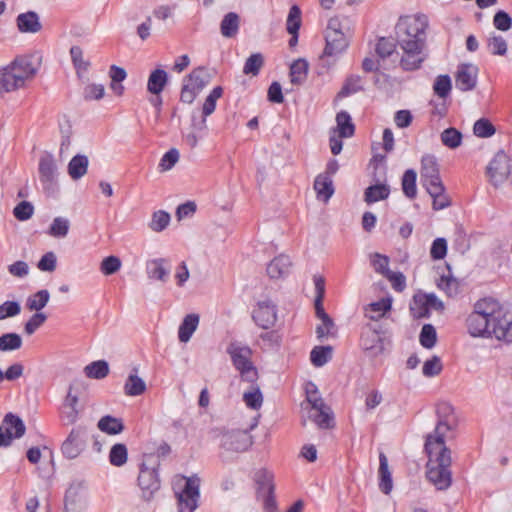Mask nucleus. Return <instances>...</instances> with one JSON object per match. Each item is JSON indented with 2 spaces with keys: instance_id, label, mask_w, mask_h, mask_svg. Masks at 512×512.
Masks as SVG:
<instances>
[{
  "instance_id": "nucleus-32",
  "label": "nucleus",
  "mask_w": 512,
  "mask_h": 512,
  "mask_svg": "<svg viewBox=\"0 0 512 512\" xmlns=\"http://www.w3.org/2000/svg\"><path fill=\"white\" fill-rule=\"evenodd\" d=\"M89 160L85 155H75L68 163V174L73 180L82 178L88 169Z\"/></svg>"
},
{
  "instance_id": "nucleus-7",
  "label": "nucleus",
  "mask_w": 512,
  "mask_h": 512,
  "mask_svg": "<svg viewBox=\"0 0 512 512\" xmlns=\"http://www.w3.org/2000/svg\"><path fill=\"white\" fill-rule=\"evenodd\" d=\"M227 353L230 355L235 369L239 371L242 381L250 384L257 382L259 375L251 361L252 350L250 347L232 342L227 347Z\"/></svg>"
},
{
  "instance_id": "nucleus-45",
  "label": "nucleus",
  "mask_w": 512,
  "mask_h": 512,
  "mask_svg": "<svg viewBox=\"0 0 512 512\" xmlns=\"http://www.w3.org/2000/svg\"><path fill=\"white\" fill-rule=\"evenodd\" d=\"M332 347L330 346H316L310 353V360L316 367L325 365L331 358Z\"/></svg>"
},
{
  "instance_id": "nucleus-44",
  "label": "nucleus",
  "mask_w": 512,
  "mask_h": 512,
  "mask_svg": "<svg viewBox=\"0 0 512 512\" xmlns=\"http://www.w3.org/2000/svg\"><path fill=\"white\" fill-rule=\"evenodd\" d=\"M70 229V221L64 217H56L53 219L48 234L54 238H65Z\"/></svg>"
},
{
  "instance_id": "nucleus-40",
  "label": "nucleus",
  "mask_w": 512,
  "mask_h": 512,
  "mask_svg": "<svg viewBox=\"0 0 512 512\" xmlns=\"http://www.w3.org/2000/svg\"><path fill=\"white\" fill-rule=\"evenodd\" d=\"M243 401L248 408L253 410H259L262 407L263 394L256 382L252 384L249 391L244 392Z\"/></svg>"
},
{
  "instance_id": "nucleus-64",
  "label": "nucleus",
  "mask_w": 512,
  "mask_h": 512,
  "mask_svg": "<svg viewBox=\"0 0 512 512\" xmlns=\"http://www.w3.org/2000/svg\"><path fill=\"white\" fill-rule=\"evenodd\" d=\"M376 53L380 58H387L395 51V44L389 38L382 37L376 44Z\"/></svg>"
},
{
  "instance_id": "nucleus-59",
  "label": "nucleus",
  "mask_w": 512,
  "mask_h": 512,
  "mask_svg": "<svg viewBox=\"0 0 512 512\" xmlns=\"http://www.w3.org/2000/svg\"><path fill=\"white\" fill-rule=\"evenodd\" d=\"M179 160V151L175 148L167 151L159 162V168L161 171H168L172 169Z\"/></svg>"
},
{
  "instance_id": "nucleus-2",
  "label": "nucleus",
  "mask_w": 512,
  "mask_h": 512,
  "mask_svg": "<svg viewBox=\"0 0 512 512\" xmlns=\"http://www.w3.org/2000/svg\"><path fill=\"white\" fill-rule=\"evenodd\" d=\"M466 327L472 337H495L499 341L511 343L512 309L490 297L480 299L466 318Z\"/></svg>"
},
{
  "instance_id": "nucleus-55",
  "label": "nucleus",
  "mask_w": 512,
  "mask_h": 512,
  "mask_svg": "<svg viewBox=\"0 0 512 512\" xmlns=\"http://www.w3.org/2000/svg\"><path fill=\"white\" fill-rule=\"evenodd\" d=\"M301 26V10L297 5H293L287 17L286 29L288 33H298Z\"/></svg>"
},
{
  "instance_id": "nucleus-43",
  "label": "nucleus",
  "mask_w": 512,
  "mask_h": 512,
  "mask_svg": "<svg viewBox=\"0 0 512 512\" xmlns=\"http://www.w3.org/2000/svg\"><path fill=\"white\" fill-rule=\"evenodd\" d=\"M85 374L91 379H103L109 373V365L104 360H98L85 367Z\"/></svg>"
},
{
  "instance_id": "nucleus-38",
  "label": "nucleus",
  "mask_w": 512,
  "mask_h": 512,
  "mask_svg": "<svg viewBox=\"0 0 512 512\" xmlns=\"http://www.w3.org/2000/svg\"><path fill=\"white\" fill-rule=\"evenodd\" d=\"M308 63L305 59H298L290 66V80L292 84L300 85L307 77Z\"/></svg>"
},
{
  "instance_id": "nucleus-30",
  "label": "nucleus",
  "mask_w": 512,
  "mask_h": 512,
  "mask_svg": "<svg viewBox=\"0 0 512 512\" xmlns=\"http://www.w3.org/2000/svg\"><path fill=\"white\" fill-rule=\"evenodd\" d=\"M192 89L200 92L210 81V75L206 68L198 67L193 69L184 79Z\"/></svg>"
},
{
  "instance_id": "nucleus-35",
  "label": "nucleus",
  "mask_w": 512,
  "mask_h": 512,
  "mask_svg": "<svg viewBox=\"0 0 512 512\" xmlns=\"http://www.w3.org/2000/svg\"><path fill=\"white\" fill-rule=\"evenodd\" d=\"M254 479L260 494L274 493L273 475L271 472L266 469H260L255 473Z\"/></svg>"
},
{
  "instance_id": "nucleus-12",
  "label": "nucleus",
  "mask_w": 512,
  "mask_h": 512,
  "mask_svg": "<svg viewBox=\"0 0 512 512\" xmlns=\"http://www.w3.org/2000/svg\"><path fill=\"white\" fill-rule=\"evenodd\" d=\"M252 318L259 327L272 328L277 321L276 305L269 299L259 301L253 310Z\"/></svg>"
},
{
  "instance_id": "nucleus-46",
  "label": "nucleus",
  "mask_w": 512,
  "mask_h": 512,
  "mask_svg": "<svg viewBox=\"0 0 512 512\" xmlns=\"http://www.w3.org/2000/svg\"><path fill=\"white\" fill-rule=\"evenodd\" d=\"M22 338L17 333H5L0 336V352H8L20 349Z\"/></svg>"
},
{
  "instance_id": "nucleus-57",
  "label": "nucleus",
  "mask_w": 512,
  "mask_h": 512,
  "mask_svg": "<svg viewBox=\"0 0 512 512\" xmlns=\"http://www.w3.org/2000/svg\"><path fill=\"white\" fill-rule=\"evenodd\" d=\"M473 132L478 137L487 138L495 133V128L489 120L481 118L475 122Z\"/></svg>"
},
{
  "instance_id": "nucleus-25",
  "label": "nucleus",
  "mask_w": 512,
  "mask_h": 512,
  "mask_svg": "<svg viewBox=\"0 0 512 512\" xmlns=\"http://www.w3.org/2000/svg\"><path fill=\"white\" fill-rule=\"evenodd\" d=\"M392 301L390 298H382L379 301L370 303L365 307V316L372 321H378L391 310Z\"/></svg>"
},
{
  "instance_id": "nucleus-60",
  "label": "nucleus",
  "mask_w": 512,
  "mask_h": 512,
  "mask_svg": "<svg viewBox=\"0 0 512 512\" xmlns=\"http://www.w3.org/2000/svg\"><path fill=\"white\" fill-rule=\"evenodd\" d=\"M321 325L317 326L316 328V334L318 339H323L328 336H335L336 329L335 324L333 320L330 318V316H327L325 318L320 319Z\"/></svg>"
},
{
  "instance_id": "nucleus-19",
  "label": "nucleus",
  "mask_w": 512,
  "mask_h": 512,
  "mask_svg": "<svg viewBox=\"0 0 512 512\" xmlns=\"http://www.w3.org/2000/svg\"><path fill=\"white\" fill-rule=\"evenodd\" d=\"M292 263L287 255L275 257L267 266V274L271 279H280L290 273Z\"/></svg>"
},
{
  "instance_id": "nucleus-13",
  "label": "nucleus",
  "mask_w": 512,
  "mask_h": 512,
  "mask_svg": "<svg viewBox=\"0 0 512 512\" xmlns=\"http://www.w3.org/2000/svg\"><path fill=\"white\" fill-rule=\"evenodd\" d=\"M39 179L45 191L54 188L57 179V165L52 154L45 153L41 155L38 166Z\"/></svg>"
},
{
  "instance_id": "nucleus-31",
  "label": "nucleus",
  "mask_w": 512,
  "mask_h": 512,
  "mask_svg": "<svg viewBox=\"0 0 512 512\" xmlns=\"http://www.w3.org/2000/svg\"><path fill=\"white\" fill-rule=\"evenodd\" d=\"M240 27V17L235 12L227 13L221 23L220 32L223 37L233 38L237 35Z\"/></svg>"
},
{
  "instance_id": "nucleus-42",
  "label": "nucleus",
  "mask_w": 512,
  "mask_h": 512,
  "mask_svg": "<svg viewBox=\"0 0 512 512\" xmlns=\"http://www.w3.org/2000/svg\"><path fill=\"white\" fill-rule=\"evenodd\" d=\"M416 178L417 174L413 169H408L403 174L402 190L409 199H414L417 195Z\"/></svg>"
},
{
  "instance_id": "nucleus-50",
  "label": "nucleus",
  "mask_w": 512,
  "mask_h": 512,
  "mask_svg": "<svg viewBox=\"0 0 512 512\" xmlns=\"http://www.w3.org/2000/svg\"><path fill=\"white\" fill-rule=\"evenodd\" d=\"M411 315L416 319L426 318L429 316L430 311L424 301L422 294L415 295L413 301L410 304Z\"/></svg>"
},
{
  "instance_id": "nucleus-62",
  "label": "nucleus",
  "mask_w": 512,
  "mask_h": 512,
  "mask_svg": "<svg viewBox=\"0 0 512 512\" xmlns=\"http://www.w3.org/2000/svg\"><path fill=\"white\" fill-rule=\"evenodd\" d=\"M47 319L44 313L36 312L24 325V331L27 335H32L39 327H41Z\"/></svg>"
},
{
  "instance_id": "nucleus-29",
  "label": "nucleus",
  "mask_w": 512,
  "mask_h": 512,
  "mask_svg": "<svg viewBox=\"0 0 512 512\" xmlns=\"http://www.w3.org/2000/svg\"><path fill=\"white\" fill-rule=\"evenodd\" d=\"M199 324V315L188 314L184 317L182 323L179 326L178 338L180 342L186 343L190 340L193 333L196 331Z\"/></svg>"
},
{
  "instance_id": "nucleus-61",
  "label": "nucleus",
  "mask_w": 512,
  "mask_h": 512,
  "mask_svg": "<svg viewBox=\"0 0 512 512\" xmlns=\"http://www.w3.org/2000/svg\"><path fill=\"white\" fill-rule=\"evenodd\" d=\"M34 213L33 205L28 201L20 202L13 210V214L19 221H26L32 217Z\"/></svg>"
},
{
  "instance_id": "nucleus-1",
  "label": "nucleus",
  "mask_w": 512,
  "mask_h": 512,
  "mask_svg": "<svg viewBox=\"0 0 512 512\" xmlns=\"http://www.w3.org/2000/svg\"><path fill=\"white\" fill-rule=\"evenodd\" d=\"M436 413L437 425L433 433L426 436L424 445L428 456L426 476L438 490H446L452 484V458L445 439L447 433L456 426V418L454 408L447 402L438 403Z\"/></svg>"
},
{
  "instance_id": "nucleus-49",
  "label": "nucleus",
  "mask_w": 512,
  "mask_h": 512,
  "mask_svg": "<svg viewBox=\"0 0 512 512\" xmlns=\"http://www.w3.org/2000/svg\"><path fill=\"white\" fill-rule=\"evenodd\" d=\"M127 447L122 443L112 446L109 453V461L113 466L120 467L127 462Z\"/></svg>"
},
{
  "instance_id": "nucleus-26",
  "label": "nucleus",
  "mask_w": 512,
  "mask_h": 512,
  "mask_svg": "<svg viewBox=\"0 0 512 512\" xmlns=\"http://www.w3.org/2000/svg\"><path fill=\"white\" fill-rule=\"evenodd\" d=\"M317 198L327 202L334 193L333 181L330 176L319 174L314 181Z\"/></svg>"
},
{
  "instance_id": "nucleus-28",
  "label": "nucleus",
  "mask_w": 512,
  "mask_h": 512,
  "mask_svg": "<svg viewBox=\"0 0 512 512\" xmlns=\"http://www.w3.org/2000/svg\"><path fill=\"white\" fill-rule=\"evenodd\" d=\"M3 424L5 426V432H10L9 434L12 437V440L19 439L25 434L26 427L24 422L19 416L13 413H8L5 415Z\"/></svg>"
},
{
  "instance_id": "nucleus-24",
  "label": "nucleus",
  "mask_w": 512,
  "mask_h": 512,
  "mask_svg": "<svg viewBox=\"0 0 512 512\" xmlns=\"http://www.w3.org/2000/svg\"><path fill=\"white\" fill-rule=\"evenodd\" d=\"M83 507L80 485H71L65 494V512H81Z\"/></svg>"
},
{
  "instance_id": "nucleus-53",
  "label": "nucleus",
  "mask_w": 512,
  "mask_h": 512,
  "mask_svg": "<svg viewBox=\"0 0 512 512\" xmlns=\"http://www.w3.org/2000/svg\"><path fill=\"white\" fill-rule=\"evenodd\" d=\"M170 223V215L169 213L159 210L153 213L152 219L149 223V227L152 231L161 232L163 231Z\"/></svg>"
},
{
  "instance_id": "nucleus-58",
  "label": "nucleus",
  "mask_w": 512,
  "mask_h": 512,
  "mask_svg": "<svg viewBox=\"0 0 512 512\" xmlns=\"http://www.w3.org/2000/svg\"><path fill=\"white\" fill-rule=\"evenodd\" d=\"M70 56L72 63L77 70V72L80 71H87L90 63L88 61H85L83 58V50L79 46H72L70 48Z\"/></svg>"
},
{
  "instance_id": "nucleus-3",
  "label": "nucleus",
  "mask_w": 512,
  "mask_h": 512,
  "mask_svg": "<svg viewBox=\"0 0 512 512\" xmlns=\"http://www.w3.org/2000/svg\"><path fill=\"white\" fill-rule=\"evenodd\" d=\"M428 19L423 14L407 15L399 18L396 26V39L403 51L400 65L404 70L418 69L425 60L426 29Z\"/></svg>"
},
{
  "instance_id": "nucleus-14",
  "label": "nucleus",
  "mask_w": 512,
  "mask_h": 512,
  "mask_svg": "<svg viewBox=\"0 0 512 512\" xmlns=\"http://www.w3.org/2000/svg\"><path fill=\"white\" fill-rule=\"evenodd\" d=\"M510 168L511 164L508 155L503 151H499L487 167V174L491 182L496 186L508 177Z\"/></svg>"
},
{
  "instance_id": "nucleus-15",
  "label": "nucleus",
  "mask_w": 512,
  "mask_h": 512,
  "mask_svg": "<svg viewBox=\"0 0 512 512\" xmlns=\"http://www.w3.org/2000/svg\"><path fill=\"white\" fill-rule=\"evenodd\" d=\"M478 78V67L470 63L458 65L455 73V85L459 90L466 92L476 87Z\"/></svg>"
},
{
  "instance_id": "nucleus-56",
  "label": "nucleus",
  "mask_w": 512,
  "mask_h": 512,
  "mask_svg": "<svg viewBox=\"0 0 512 512\" xmlns=\"http://www.w3.org/2000/svg\"><path fill=\"white\" fill-rule=\"evenodd\" d=\"M120 268V258L113 255L105 257L100 264V271L106 276L115 274L120 270Z\"/></svg>"
},
{
  "instance_id": "nucleus-41",
  "label": "nucleus",
  "mask_w": 512,
  "mask_h": 512,
  "mask_svg": "<svg viewBox=\"0 0 512 512\" xmlns=\"http://www.w3.org/2000/svg\"><path fill=\"white\" fill-rule=\"evenodd\" d=\"M146 391V383L136 374H130L124 385V392L128 396H139Z\"/></svg>"
},
{
  "instance_id": "nucleus-21",
  "label": "nucleus",
  "mask_w": 512,
  "mask_h": 512,
  "mask_svg": "<svg viewBox=\"0 0 512 512\" xmlns=\"http://www.w3.org/2000/svg\"><path fill=\"white\" fill-rule=\"evenodd\" d=\"M16 22L19 31L22 33H37L42 28L37 13L33 11L19 14Z\"/></svg>"
},
{
  "instance_id": "nucleus-39",
  "label": "nucleus",
  "mask_w": 512,
  "mask_h": 512,
  "mask_svg": "<svg viewBox=\"0 0 512 512\" xmlns=\"http://www.w3.org/2000/svg\"><path fill=\"white\" fill-rule=\"evenodd\" d=\"M50 299V293L46 289H42L37 291L36 293L32 294L28 297L26 301V307L30 311H36L37 313L42 310Z\"/></svg>"
},
{
  "instance_id": "nucleus-47",
  "label": "nucleus",
  "mask_w": 512,
  "mask_h": 512,
  "mask_svg": "<svg viewBox=\"0 0 512 512\" xmlns=\"http://www.w3.org/2000/svg\"><path fill=\"white\" fill-rule=\"evenodd\" d=\"M441 142L444 146L455 149L462 143V134L456 128L450 127L445 129L441 135Z\"/></svg>"
},
{
  "instance_id": "nucleus-20",
  "label": "nucleus",
  "mask_w": 512,
  "mask_h": 512,
  "mask_svg": "<svg viewBox=\"0 0 512 512\" xmlns=\"http://www.w3.org/2000/svg\"><path fill=\"white\" fill-rule=\"evenodd\" d=\"M24 86L21 76L16 74L14 70H10V65L3 68L0 77L1 92H12Z\"/></svg>"
},
{
  "instance_id": "nucleus-27",
  "label": "nucleus",
  "mask_w": 512,
  "mask_h": 512,
  "mask_svg": "<svg viewBox=\"0 0 512 512\" xmlns=\"http://www.w3.org/2000/svg\"><path fill=\"white\" fill-rule=\"evenodd\" d=\"M168 83V74L163 69L153 70L148 78L147 90L154 95H160Z\"/></svg>"
},
{
  "instance_id": "nucleus-34",
  "label": "nucleus",
  "mask_w": 512,
  "mask_h": 512,
  "mask_svg": "<svg viewBox=\"0 0 512 512\" xmlns=\"http://www.w3.org/2000/svg\"><path fill=\"white\" fill-rule=\"evenodd\" d=\"M336 123V131L338 132L339 137L348 138L354 135L355 126L348 112L340 111L337 113Z\"/></svg>"
},
{
  "instance_id": "nucleus-52",
  "label": "nucleus",
  "mask_w": 512,
  "mask_h": 512,
  "mask_svg": "<svg viewBox=\"0 0 512 512\" xmlns=\"http://www.w3.org/2000/svg\"><path fill=\"white\" fill-rule=\"evenodd\" d=\"M451 88V79L448 75H439L433 85L434 93L442 99L449 96Z\"/></svg>"
},
{
  "instance_id": "nucleus-51",
  "label": "nucleus",
  "mask_w": 512,
  "mask_h": 512,
  "mask_svg": "<svg viewBox=\"0 0 512 512\" xmlns=\"http://www.w3.org/2000/svg\"><path fill=\"white\" fill-rule=\"evenodd\" d=\"M419 340L421 345L426 349H431L435 346L437 341V333L433 325L425 324L423 325Z\"/></svg>"
},
{
  "instance_id": "nucleus-18",
  "label": "nucleus",
  "mask_w": 512,
  "mask_h": 512,
  "mask_svg": "<svg viewBox=\"0 0 512 512\" xmlns=\"http://www.w3.org/2000/svg\"><path fill=\"white\" fill-rule=\"evenodd\" d=\"M360 345L364 350H383L382 339L372 324H366L362 328Z\"/></svg>"
},
{
  "instance_id": "nucleus-23",
  "label": "nucleus",
  "mask_w": 512,
  "mask_h": 512,
  "mask_svg": "<svg viewBox=\"0 0 512 512\" xmlns=\"http://www.w3.org/2000/svg\"><path fill=\"white\" fill-rule=\"evenodd\" d=\"M379 489L388 495L393 488L392 475L388 467V459L383 452L379 454Z\"/></svg>"
},
{
  "instance_id": "nucleus-10",
  "label": "nucleus",
  "mask_w": 512,
  "mask_h": 512,
  "mask_svg": "<svg viewBox=\"0 0 512 512\" xmlns=\"http://www.w3.org/2000/svg\"><path fill=\"white\" fill-rule=\"evenodd\" d=\"M253 443L252 436L246 430H231L222 435L221 446L226 451L241 453L247 451Z\"/></svg>"
},
{
  "instance_id": "nucleus-17",
  "label": "nucleus",
  "mask_w": 512,
  "mask_h": 512,
  "mask_svg": "<svg viewBox=\"0 0 512 512\" xmlns=\"http://www.w3.org/2000/svg\"><path fill=\"white\" fill-rule=\"evenodd\" d=\"M77 405L78 396L72 394V387L70 386L61 409V419L66 425H72L77 421L79 417Z\"/></svg>"
},
{
  "instance_id": "nucleus-6",
  "label": "nucleus",
  "mask_w": 512,
  "mask_h": 512,
  "mask_svg": "<svg viewBox=\"0 0 512 512\" xmlns=\"http://www.w3.org/2000/svg\"><path fill=\"white\" fill-rule=\"evenodd\" d=\"M306 401L302 403V408L307 411L308 418L312 420L320 429H330L334 427V416L331 408L324 402L317 386L308 382L305 387Z\"/></svg>"
},
{
  "instance_id": "nucleus-9",
  "label": "nucleus",
  "mask_w": 512,
  "mask_h": 512,
  "mask_svg": "<svg viewBox=\"0 0 512 512\" xmlns=\"http://www.w3.org/2000/svg\"><path fill=\"white\" fill-rule=\"evenodd\" d=\"M87 442V428L77 426L70 431L68 437L62 443L61 451L66 458L75 459L85 450Z\"/></svg>"
},
{
  "instance_id": "nucleus-33",
  "label": "nucleus",
  "mask_w": 512,
  "mask_h": 512,
  "mask_svg": "<svg viewBox=\"0 0 512 512\" xmlns=\"http://www.w3.org/2000/svg\"><path fill=\"white\" fill-rule=\"evenodd\" d=\"M97 427L100 431L109 435H117L124 430V424L122 420L110 415H106L100 418L97 423Z\"/></svg>"
},
{
  "instance_id": "nucleus-37",
  "label": "nucleus",
  "mask_w": 512,
  "mask_h": 512,
  "mask_svg": "<svg viewBox=\"0 0 512 512\" xmlns=\"http://www.w3.org/2000/svg\"><path fill=\"white\" fill-rule=\"evenodd\" d=\"M389 194L390 189L388 185L376 184L366 188L364 193V199L368 204H371L380 200L387 199Z\"/></svg>"
},
{
  "instance_id": "nucleus-11",
  "label": "nucleus",
  "mask_w": 512,
  "mask_h": 512,
  "mask_svg": "<svg viewBox=\"0 0 512 512\" xmlns=\"http://www.w3.org/2000/svg\"><path fill=\"white\" fill-rule=\"evenodd\" d=\"M138 485L142 491V497L147 501L150 500L160 488V480L156 469L143 463L140 467Z\"/></svg>"
},
{
  "instance_id": "nucleus-63",
  "label": "nucleus",
  "mask_w": 512,
  "mask_h": 512,
  "mask_svg": "<svg viewBox=\"0 0 512 512\" xmlns=\"http://www.w3.org/2000/svg\"><path fill=\"white\" fill-rule=\"evenodd\" d=\"M371 264L377 273L382 274L384 277L388 272L389 258L385 255L374 253L371 255Z\"/></svg>"
},
{
  "instance_id": "nucleus-5",
  "label": "nucleus",
  "mask_w": 512,
  "mask_h": 512,
  "mask_svg": "<svg viewBox=\"0 0 512 512\" xmlns=\"http://www.w3.org/2000/svg\"><path fill=\"white\" fill-rule=\"evenodd\" d=\"M352 35L351 22L347 17H332L325 30L326 45L323 55L335 56L344 52Z\"/></svg>"
},
{
  "instance_id": "nucleus-4",
  "label": "nucleus",
  "mask_w": 512,
  "mask_h": 512,
  "mask_svg": "<svg viewBox=\"0 0 512 512\" xmlns=\"http://www.w3.org/2000/svg\"><path fill=\"white\" fill-rule=\"evenodd\" d=\"M420 179L423 187L433 199L432 206L434 210H441L450 206L451 201L445 193L439 164L434 155L426 154L422 157Z\"/></svg>"
},
{
  "instance_id": "nucleus-48",
  "label": "nucleus",
  "mask_w": 512,
  "mask_h": 512,
  "mask_svg": "<svg viewBox=\"0 0 512 512\" xmlns=\"http://www.w3.org/2000/svg\"><path fill=\"white\" fill-rule=\"evenodd\" d=\"M264 65V57L261 53H254L250 55L243 67L245 75L257 76Z\"/></svg>"
},
{
  "instance_id": "nucleus-36",
  "label": "nucleus",
  "mask_w": 512,
  "mask_h": 512,
  "mask_svg": "<svg viewBox=\"0 0 512 512\" xmlns=\"http://www.w3.org/2000/svg\"><path fill=\"white\" fill-rule=\"evenodd\" d=\"M314 284L316 290L315 312L319 319L329 316L323 308V298L325 294V280L321 276H314Z\"/></svg>"
},
{
  "instance_id": "nucleus-8",
  "label": "nucleus",
  "mask_w": 512,
  "mask_h": 512,
  "mask_svg": "<svg viewBox=\"0 0 512 512\" xmlns=\"http://www.w3.org/2000/svg\"><path fill=\"white\" fill-rule=\"evenodd\" d=\"M185 485L175 492L178 512H194L199 506L200 479L197 476L183 477Z\"/></svg>"
},
{
  "instance_id": "nucleus-16",
  "label": "nucleus",
  "mask_w": 512,
  "mask_h": 512,
  "mask_svg": "<svg viewBox=\"0 0 512 512\" xmlns=\"http://www.w3.org/2000/svg\"><path fill=\"white\" fill-rule=\"evenodd\" d=\"M10 65V70H14L20 75L24 84L31 80L37 73L38 66L35 65L31 56L17 57Z\"/></svg>"
},
{
  "instance_id": "nucleus-22",
  "label": "nucleus",
  "mask_w": 512,
  "mask_h": 512,
  "mask_svg": "<svg viewBox=\"0 0 512 512\" xmlns=\"http://www.w3.org/2000/svg\"><path fill=\"white\" fill-rule=\"evenodd\" d=\"M168 260L164 258L153 259L147 262L146 270L150 279L166 282L170 273Z\"/></svg>"
},
{
  "instance_id": "nucleus-54",
  "label": "nucleus",
  "mask_w": 512,
  "mask_h": 512,
  "mask_svg": "<svg viewBox=\"0 0 512 512\" xmlns=\"http://www.w3.org/2000/svg\"><path fill=\"white\" fill-rule=\"evenodd\" d=\"M222 94V87L216 86L206 97L202 110L204 117H207L214 112L216 108V101L222 96Z\"/></svg>"
}]
</instances>
